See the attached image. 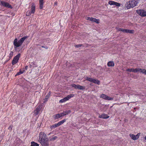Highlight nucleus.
<instances>
[{
  "instance_id": "13",
  "label": "nucleus",
  "mask_w": 146,
  "mask_h": 146,
  "mask_svg": "<svg viewBox=\"0 0 146 146\" xmlns=\"http://www.w3.org/2000/svg\"><path fill=\"white\" fill-rule=\"evenodd\" d=\"M71 86L75 89H77L80 90H83L85 89V86L80 85H76L75 84H72L71 85Z\"/></svg>"
},
{
  "instance_id": "38",
  "label": "nucleus",
  "mask_w": 146,
  "mask_h": 146,
  "mask_svg": "<svg viewBox=\"0 0 146 146\" xmlns=\"http://www.w3.org/2000/svg\"><path fill=\"white\" fill-rule=\"evenodd\" d=\"M21 74L20 73V72H19L17 73L16 75H19Z\"/></svg>"
},
{
  "instance_id": "27",
  "label": "nucleus",
  "mask_w": 146,
  "mask_h": 146,
  "mask_svg": "<svg viewBox=\"0 0 146 146\" xmlns=\"http://www.w3.org/2000/svg\"><path fill=\"white\" fill-rule=\"evenodd\" d=\"M116 29L118 31H121L124 33L125 29H123L121 28H118L117 27L116 28Z\"/></svg>"
},
{
  "instance_id": "21",
  "label": "nucleus",
  "mask_w": 146,
  "mask_h": 146,
  "mask_svg": "<svg viewBox=\"0 0 146 146\" xmlns=\"http://www.w3.org/2000/svg\"><path fill=\"white\" fill-rule=\"evenodd\" d=\"M61 117L62 116L60 113L57 114L53 116L54 118L55 119H58Z\"/></svg>"
},
{
  "instance_id": "14",
  "label": "nucleus",
  "mask_w": 146,
  "mask_h": 146,
  "mask_svg": "<svg viewBox=\"0 0 146 146\" xmlns=\"http://www.w3.org/2000/svg\"><path fill=\"white\" fill-rule=\"evenodd\" d=\"M108 4L110 5H115L117 7H119L121 5V4L120 3L112 1H109Z\"/></svg>"
},
{
  "instance_id": "26",
  "label": "nucleus",
  "mask_w": 146,
  "mask_h": 146,
  "mask_svg": "<svg viewBox=\"0 0 146 146\" xmlns=\"http://www.w3.org/2000/svg\"><path fill=\"white\" fill-rule=\"evenodd\" d=\"M141 68H136L135 69H134V72L136 73L138 72H140Z\"/></svg>"
},
{
  "instance_id": "17",
  "label": "nucleus",
  "mask_w": 146,
  "mask_h": 146,
  "mask_svg": "<svg viewBox=\"0 0 146 146\" xmlns=\"http://www.w3.org/2000/svg\"><path fill=\"white\" fill-rule=\"evenodd\" d=\"M109 117V116L105 113L102 114L101 115H100L99 116V118L103 119H107Z\"/></svg>"
},
{
  "instance_id": "19",
  "label": "nucleus",
  "mask_w": 146,
  "mask_h": 146,
  "mask_svg": "<svg viewBox=\"0 0 146 146\" xmlns=\"http://www.w3.org/2000/svg\"><path fill=\"white\" fill-rule=\"evenodd\" d=\"M115 65L113 61H110L108 62L107 63V66L108 67H113Z\"/></svg>"
},
{
  "instance_id": "11",
  "label": "nucleus",
  "mask_w": 146,
  "mask_h": 146,
  "mask_svg": "<svg viewBox=\"0 0 146 146\" xmlns=\"http://www.w3.org/2000/svg\"><path fill=\"white\" fill-rule=\"evenodd\" d=\"M20 55L21 54H19L13 58L12 63L13 65L15 64L18 62L19 58L20 56Z\"/></svg>"
},
{
  "instance_id": "6",
  "label": "nucleus",
  "mask_w": 146,
  "mask_h": 146,
  "mask_svg": "<svg viewBox=\"0 0 146 146\" xmlns=\"http://www.w3.org/2000/svg\"><path fill=\"white\" fill-rule=\"evenodd\" d=\"M0 5L11 9L12 8L11 6L8 3L1 0H0Z\"/></svg>"
},
{
  "instance_id": "41",
  "label": "nucleus",
  "mask_w": 146,
  "mask_h": 146,
  "mask_svg": "<svg viewBox=\"0 0 146 146\" xmlns=\"http://www.w3.org/2000/svg\"><path fill=\"white\" fill-rule=\"evenodd\" d=\"M144 74L145 75H146V70L145 71V72Z\"/></svg>"
},
{
  "instance_id": "31",
  "label": "nucleus",
  "mask_w": 146,
  "mask_h": 146,
  "mask_svg": "<svg viewBox=\"0 0 146 146\" xmlns=\"http://www.w3.org/2000/svg\"><path fill=\"white\" fill-rule=\"evenodd\" d=\"M13 55V52L12 51H11L9 55V57L10 58H11Z\"/></svg>"
},
{
  "instance_id": "15",
  "label": "nucleus",
  "mask_w": 146,
  "mask_h": 146,
  "mask_svg": "<svg viewBox=\"0 0 146 146\" xmlns=\"http://www.w3.org/2000/svg\"><path fill=\"white\" fill-rule=\"evenodd\" d=\"M42 146H49L48 139L39 142Z\"/></svg>"
},
{
  "instance_id": "8",
  "label": "nucleus",
  "mask_w": 146,
  "mask_h": 146,
  "mask_svg": "<svg viewBox=\"0 0 146 146\" xmlns=\"http://www.w3.org/2000/svg\"><path fill=\"white\" fill-rule=\"evenodd\" d=\"M136 12L141 17H146V11L144 10H138L136 11Z\"/></svg>"
},
{
  "instance_id": "42",
  "label": "nucleus",
  "mask_w": 146,
  "mask_h": 146,
  "mask_svg": "<svg viewBox=\"0 0 146 146\" xmlns=\"http://www.w3.org/2000/svg\"><path fill=\"white\" fill-rule=\"evenodd\" d=\"M144 139L145 140H146V136H145V137H144Z\"/></svg>"
},
{
  "instance_id": "23",
  "label": "nucleus",
  "mask_w": 146,
  "mask_h": 146,
  "mask_svg": "<svg viewBox=\"0 0 146 146\" xmlns=\"http://www.w3.org/2000/svg\"><path fill=\"white\" fill-rule=\"evenodd\" d=\"M31 146H39V145L37 143L33 141L31 142Z\"/></svg>"
},
{
  "instance_id": "39",
  "label": "nucleus",
  "mask_w": 146,
  "mask_h": 146,
  "mask_svg": "<svg viewBox=\"0 0 146 146\" xmlns=\"http://www.w3.org/2000/svg\"><path fill=\"white\" fill-rule=\"evenodd\" d=\"M57 2H54V5H57Z\"/></svg>"
},
{
  "instance_id": "35",
  "label": "nucleus",
  "mask_w": 146,
  "mask_h": 146,
  "mask_svg": "<svg viewBox=\"0 0 146 146\" xmlns=\"http://www.w3.org/2000/svg\"><path fill=\"white\" fill-rule=\"evenodd\" d=\"M20 72V73L22 74H23V73L24 72H25V70H20V71H19Z\"/></svg>"
},
{
  "instance_id": "30",
  "label": "nucleus",
  "mask_w": 146,
  "mask_h": 146,
  "mask_svg": "<svg viewBox=\"0 0 146 146\" xmlns=\"http://www.w3.org/2000/svg\"><path fill=\"white\" fill-rule=\"evenodd\" d=\"M146 70H145V69H142L141 68L140 69V73H142L143 74H144L145 72V71H146Z\"/></svg>"
},
{
  "instance_id": "16",
  "label": "nucleus",
  "mask_w": 146,
  "mask_h": 146,
  "mask_svg": "<svg viewBox=\"0 0 146 146\" xmlns=\"http://www.w3.org/2000/svg\"><path fill=\"white\" fill-rule=\"evenodd\" d=\"M41 109V106H38L34 111V115H37L38 113L39 112Z\"/></svg>"
},
{
  "instance_id": "12",
  "label": "nucleus",
  "mask_w": 146,
  "mask_h": 146,
  "mask_svg": "<svg viewBox=\"0 0 146 146\" xmlns=\"http://www.w3.org/2000/svg\"><path fill=\"white\" fill-rule=\"evenodd\" d=\"M140 133H138L136 135H134L133 134H130L129 135L131 138L133 140H135L139 139L140 136Z\"/></svg>"
},
{
  "instance_id": "10",
  "label": "nucleus",
  "mask_w": 146,
  "mask_h": 146,
  "mask_svg": "<svg viewBox=\"0 0 146 146\" xmlns=\"http://www.w3.org/2000/svg\"><path fill=\"white\" fill-rule=\"evenodd\" d=\"M100 98L103 99L107 100H113V98L109 96L103 94H102L100 95Z\"/></svg>"
},
{
  "instance_id": "7",
  "label": "nucleus",
  "mask_w": 146,
  "mask_h": 146,
  "mask_svg": "<svg viewBox=\"0 0 146 146\" xmlns=\"http://www.w3.org/2000/svg\"><path fill=\"white\" fill-rule=\"evenodd\" d=\"M74 94H70L68 95L66 97L62 99L59 101L60 103H63L68 100L71 98L74 97Z\"/></svg>"
},
{
  "instance_id": "29",
  "label": "nucleus",
  "mask_w": 146,
  "mask_h": 146,
  "mask_svg": "<svg viewBox=\"0 0 146 146\" xmlns=\"http://www.w3.org/2000/svg\"><path fill=\"white\" fill-rule=\"evenodd\" d=\"M57 138V137L56 136H54L51 138L50 140V141H54L56 140Z\"/></svg>"
},
{
  "instance_id": "4",
  "label": "nucleus",
  "mask_w": 146,
  "mask_h": 146,
  "mask_svg": "<svg viewBox=\"0 0 146 146\" xmlns=\"http://www.w3.org/2000/svg\"><path fill=\"white\" fill-rule=\"evenodd\" d=\"M35 4L34 3L32 4V6L31 7V11H28L26 13V15L27 16H30L32 14L34 13L35 12Z\"/></svg>"
},
{
  "instance_id": "3",
  "label": "nucleus",
  "mask_w": 146,
  "mask_h": 146,
  "mask_svg": "<svg viewBox=\"0 0 146 146\" xmlns=\"http://www.w3.org/2000/svg\"><path fill=\"white\" fill-rule=\"evenodd\" d=\"M38 137V141L39 142L48 139L46 135L44 132H40L39 134Z\"/></svg>"
},
{
  "instance_id": "37",
  "label": "nucleus",
  "mask_w": 146,
  "mask_h": 146,
  "mask_svg": "<svg viewBox=\"0 0 146 146\" xmlns=\"http://www.w3.org/2000/svg\"><path fill=\"white\" fill-rule=\"evenodd\" d=\"M50 94H51V92H49V93H48V94H47V95L49 97L50 96Z\"/></svg>"
},
{
  "instance_id": "24",
  "label": "nucleus",
  "mask_w": 146,
  "mask_h": 146,
  "mask_svg": "<svg viewBox=\"0 0 146 146\" xmlns=\"http://www.w3.org/2000/svg\"><path fill=\"white\" fill-rule=\"evenodd\" d=\"M66 121V119H64L62 120V121L58 122V123L59 126L60 125H62V124L64 122H65Z\"/></svg>"
},
{
  "instance_id": "9",
  "label": "nucleus",
  "mask_w": 146,
  "mask_h": 146,
  "mask_svg": "<svg viewBox=\"0 0 146 146\" xmlns=\"http://www.w3.org/2000/svg\"><path fill=\"white\" fill-rule=\"evenodd\" d=\"M86 19L87 20L90 21L92 22H95L97 24H99L100 23V20L96 19L94 18L86 17Z\"/></svg>"
},
{
  "instance_id": "43",
  "label": "nucleus",
  "mask_w": 146,
  "mask_h": 146,
  "mask_svg": "<svg viewBox=\"0 0 146 146\" xmlns=\"http://www.w3.org/2000/svg\"><path fill=\"white\" fill-rule=\"evenodd\" d=\"M42 48H44V46H42Z\"/></svg>"
},
{
  "instance_id": "18",
  "label": "nucleus",
  "mask_w": 146,
  "mask_h": 146,
  "mask_svg": "<svg viewBox=\"0 0 146 146\" xmlns=\"http://www.w3.org/2000/svg\"><path fill=\"white\" fill-rule=\"evenodd\" d=\"M71 112L70 110H67L63 111L62 113H60L62 116L65 115Z\"/></svg>"
},
{
  "instance_id": "2",
  "label": "nucleus",
  "mask_w": 146,
  "mask_h": 146,
  "mask_svg": "<svg viewBox=\"0 0 146 146\" xmlns=\"http://www.w3.org/2000/svg\"><path fill=\"white\" fill-rule=\"evenodd\" d=\"M28 38L27 36H25L21 38L18 41L17 39L16 38L13 42V44L15 48L21 46L24 40Z\"/></svg>"
},
{
  "instance_id": "28",
  "label": "nucleus",
  "mask_w": 146,
  "mask_h": 146,
  "mask_svg": "<svg viewBox=\"0 0 146 146\" xmlns=\"http://www.w3.org/2000/svg\"><path fill=\"white\" fill-rule=\"evenodd\" d=\"M126 71L129 72H134V68H129L126 70Z\"/></svg>"
},
{
  "instance_id": "25",
  "label": "nucleus",
  "mask_w": 146,
  "mask_h": 146,
  "mask_svg": "<svg viewBox=\"0 0 146 146\" xmlns=\"http://www.w3.org/2000/svg\"><path fill=\"white\" fill-rule=\"evenodd\" d=\"M59 126L58 123L55 124L50 126V128L51 129L55 128L56 127Z\"/></svg>"
},
{
  "instance_id": "33",
  "label": "nucleus",
  "mask_w": 146,
  "mask_h": 146,
  "mask_svg": "<svg viewBox=\"0 0 146 146\" xmlns=\"http://www.w3.org/2000/svg\"><path fill=\"white\" fill-rule=\"evenodd\" d=\"M13 127V126L12 125H10L9 127L8 128V129L10 130H11L12 129V127Z\"/></svg>"
},
{
  "instance_id": "36",
  "label": "nucleus",
  "mask_w": 146,
  "mask_h": 146,
  "mask_svg": "<svg viewBox=\"0 0 146 146\" xmlns=\"http://www.w3.org/2000/svg\"><path fill=\"white\" fill-rule=\"evenodd\" d=\"M81 46H82L81 45L79 44V45H76L75 46L76 47L79 48V47H80Z\"/></svg>"
},
{
  "instance_id": "34",
  "label": "nucleus",
  "mask_w": 146,
  "mask_h": 146,
  "mask_svg": "<svg viewBox=\"0 0 146 146\" xmlns=\"http://www.w3.org/2000/svg\"><path fill=\"white\" fill-rule=\"evenodd\" d=\"M33 65L36 66V65L35 64V63L33 62L31 63V64L30 65V67H31L32 66H33Z\"/></svg>"
},
{
  "instance_id": "1",
  "label": "nucleus",
  "mask_w": 146,
  "mask_h": 146,
  "mask_svg": "<svg viewBox=\"0 0 146 146\" xmlns=\"http://www.w3.org/2000/svg\"><path fill=\"white\" fill-rule=\"evenodd\" d=\"M138 3V1L136 0H129L125 4V7L127 9H129L135 7Z\"/></svg>"
},
{
  "instance_id": "40",
  "label": "nucleus",
  "mask_w": 146,
  "mask_h": 146,
  "mask_svg": "<svg viewBox=\"0 0 146 146\" xmlns=\"http://www.w3.org/2000/svg\"><path fill=\"white\" fill-rule=\"evenodd\" d=\"M27 68H28V66H25V69L27 70Z\"/></svg>"
},
{
  "instance_id": "22",
  "label": "nucleus",
  "mask_w": 146,
  "mask_h": 146,
  "mask_svg": "<svg viewBox=\"0 0 146 146\" xmlns=\"http://www.w3.org/2000/svg\"><path fill=\"white\" fill-rule=\"evenodd\" d=\"M40 8L42 9L43 7V5L44 3L43 0H39Z\"/></svg>"
},
{
  "instance_id": "5",
  "label": "nucleus",
  "mask_w": 146,
  "mask_h": 146,
  "mask_svg": "<svg viewBox=\"0 0 146 146\" xmlns=\"http://www.w3.org/2000/svg\"><path fill=\"white\" fill-rule=\"evenodd\" d=\"M85 79L86 80L92 82L95 84H96L98 85H99L100 84V82L98 80L92 78L88 77H86L85 78Z\"/></svg>"
},
{
  "instance_id": "32",
  "label": "nucleus",
  "mask_w": 146,
  "mask_h": 146,
  "mask_svg": "<svg viewBox=\"0 0 146 146\" xmlns=\"http://www.w3.org/2000/svg\"><path fill=\"white\" fill-rule=\"evenodd\" d=\"M49 96L46 95L45 97V98L44 99V101L46 102V101H47L48 99L49 98Z\"/></svg>"
},
{
  "instance_id": "20",
  "label": "nucleus",
  "mask_w": 146,
  "mask_h": 146,
  "mask_svg": "<svg viewBox=\"0 0 146 146\" xmlns=\"http://www.w3.org/2000/svg\"><path fill=\"white\" fill-rule=\"evenodd\" d=\"M134 33V30H130L127 29H125L124 33H130L133 34Z\"/></svg>"
}]
</instances>
